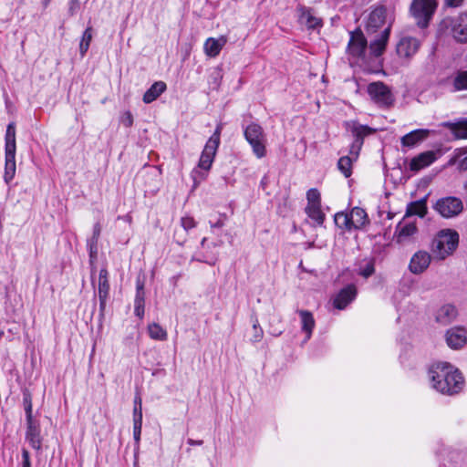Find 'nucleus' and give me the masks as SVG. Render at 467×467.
Returning <instances> with one entry per match:
<instances>
[{"label": "nucleus", "mask_w": 467, "mask_h": 467, "mask_svg": "<svg viewBox=\"0 0 467 467\" xmlns=\"http://www.w3.org/2000/svg\"><path fill=\"white\" fill-rule=\"evenodd\" d=\"M142 422H133V437L136 442L140 441L141 433Z\"/></svg>", "instance_id": "48"}, {"label": "nucleus", "mask_w": 467, "mask_h": 467, "mask_svg": "<svg viewBox=\"0 0 467 467\" xmlns=\"http://www.w3.org/2000/svg\"><path fill=\"white\" fill-rule=\"evenodd\" d=\"M253 331H254V335H253V337L251 338V340H253L254 342L261 340V338L263 337L264 332H263V329L256 323H254L253 325Z\"/></svg>", "instance_id": "47"}, {"label": "nucleus", "mask_w": 467, "mask_h": 467, "mask_svg": "<svg viewBox=\"0 0 467 467\" xmlns=\"http://www.w3.org/2000/svg\"><path fill=\"white\" fill-rule=\"evenodd\" d=\"M453 91L467 90V70H458L452 79Z\"/></svg>", "instance_id": "33"}, {"label": "nucleus", "mask_w": 467, "mask_h": 467, "mask_svg": "<svg viewBox=\"0 0 467 467\" xmlns=\"http://www.w3.org/2000/svg\"><path fill=\"white\" fill-rule=\"evenodd\" d=\"M466 188H467V183H466Z\"/></svg>", "instance_id": "62"}, {"label": "nucleus", "mask_w": 467, "mask_h": 467, "mask_svg": "<svg viewBox=\"0 0 467 467\" xmlns=\"http://www.w3.org/2000/svg\"><path fill=\"white\" fill-rule=\"evenodd\" d=\"M215 152L216 148H204L197 167H199V169H205L209 171L213 164Z\"/></svg>", "instance_id": "32"}, {"label": "nucleus", "mask_w": 467, "mask_h": 467, "mask_svg": "<svg viewBox=\"0 0 467 467\" xmlns=\"http://www.w3.org/2000/svg\"><path fill=\"white\" fill-rule=\"evenodd\" d=\"M144 303L145 296H135L134 300V313L139 318H142L144 316Z\"/></svg>", "instance_id": "39"}, {"label": "nucleus", "mask_w": 467, "mask_h": 467, "mask_svg": "<svg viewBox=\"0 0 467 467\" xmlns=\"http://www.w3.org/2000/svg\"><path fill=\"white\" fill-rule=\"evenodd\" d=\"M357 296V288L354 285H348L342 288L334 297L333 305L337 309H344Z\"/></svg>", "instance_id": "11"}, {"label": "nucleus", "mask_w": 467, "mask_h": 467, "mask_svg": "<svg viewBox=\"0 0 467 467\" xmlns=\"http://www.w3.org/2000/svg\"><path fill=\"white\" fill-rule=\"evenodd\" d=\"M253 151L257 158H263L266 155V148H253Z\"/></svg>", "instance_id": "51"}, {"label": "nucleus", "mask_w": 467, "mask_h": 467, "mask_svg": "<svg viewBox=\"0 0 467 467\" xmlns=\"http://www.w3.org/2000/svg\"><path fill=\"white\" fill-rule=\"evenodd\" d=\"M148 333L151 339L164 341L168 337L167 331L158 323H151L148 326Z\"/></svg>", "instance_id": "34"}, {"label": "nucleus", "mask_w": 467, "mask_h": 467, "mask_svg": "<svg viewBox=\"0 0 467 467\" xmlns=\"http://www.w3.org/2000/svg\"><path fill=\"white\" fill-rule=\"evenodd\" d=\"M427 213L426 197L408 204L406 215H418L424 217Z\"/></svg>", "instance_id": "29"}, {"label": "nucleus", "mask_w": 467, "mask_h": 467, "mask_svg": "<svg viewBox=\"0 0 467 467\" xmlns=\"http://www.w3.org/2000/svg\"><path fill=\"white\" fill-rule=\"evenodd\" d=\"M463 0H445L446 5L450 7H458L462 5Z\"/></svg>", "instance_id": "53"}, {"label": "nucleus", "mask_w": 467, "mask_h": 467, "mask_svg": "<svg viewBox=\"0 0 467 467\" xmlns=\"http://www.w3.org/2000/svg\"><path fill=\"white\" fill-rule=\"evenodd\" d=\"M100 232H101V228H100V225L99 223H96L94 225V231H93V236L94 238L98 239L99 234H100Z\"/></svg>", "instance_id": "56"}, {"label": "nucleus", "mask_w": 467, "mask_h": 467, "mask_svg": "<svg viewBox=\"0 0 467 467\" xmlns=\"http://www.w3.org/2000/svg\"><path fill=\"white\" fill-rule=\"evenodd\" d=\"M446 342L451 348H462L467 342V330L461 327L449 329L446 333Z\"/></svg>", "instance_id": "13"}, {"label": "nucleus", "mask_w": 467, "mask_h": 467, "mask_svg": "<svg viewBox=\"0 0 467 467\" xmlns=\"http://www.w3.org/2000/svg\"><path fill=\"white\" fill-rule=\"evenodd\" d=\"M336 225L345 231L351 232L352 227L349 220L348 213L339 212L334 216Z\"/></svg>", "instance_id": "35"}, {"label": "nucleus", "mask_w": 467, "mask_h": 467, "mask_svg": "<svg viewBox=\"0 0 467 467\" xmlns=\"http://www.w3.org/2000/svg\"><path fill=\"white\" fill-rule=\"evenodd\" d=\"M348 131H349L354 138V143L361 146L364 143V139L376 134V130L367 125H362L358 122L348 123Z\"/></svg>", "instance_id": "10"}, {"label": "nucleus", "mask_w": 467, "mask_h": 467, "mask_svg": "<svg viewBox=\"0 0 467 467\" xmlns=\"http://www.w3.org/2000/svg\"><path fill=\"white\" fill-rule=\"evenodd\" d=\"M5 146H16V127L10 123L6 129Z\"/></svg>", "instance_id": "40"}, {"label": "nucleus", "mask_w": 467, "mask_h": 467, "mask_svg": "<svg viewBox=\"0 0 467 467\" xmlns=\"http://www.w3.org/2000/svg\"><path fill=\"white\" fill-rule=\"evenodd\" d=\"M225 44L226 38L224 36H220L218 38L209 37L203 45L204 53L210 57H215L219 55Z\"/></svg>", "instance_id": "24"}, {"label": "nucleus", "mask_w": 467, "mask_h": 467, "mask_svg": "<svg viewBox=\"0 0 467 467\" xmlns=\"http://www.w3.org/2000/svg\"><path fill=\"white\" fill-rule=\"evenodd\" d=\"M306 206L321 205L320 192L316 188H311L306 192Z\"/></svg>", "instance_id": "38"}, {"label": "nucleus", "mask_w": 467, "mask_h": 467, "mask_svg": "<svg viewBox=\"0 0 467 467\" xmlns=\"http://www.w3.org/2000/svg\"><path fill=\"white\" fill-rule=\"evenodd\" d=\"M120 121L125 127H131L133 124L132 114L130 111H125L120 117Z\"/></svg>", "instance_id": "45"}, {"label": "nucleus", "mask_w": 467, "mask_h": 467, "mask_svg": "<svg viewBox=\"0 0 467 467\" xmlns=\"http://www.w3.org/2000/svg\"><path fill=\"white\" fill-rule=\"evenodd\" d=\"M301 319V329L306 334V341L309 340L316 326L313 314L308 310H296Z\"/></svg>", "instance_id": "26"}, {"label": "nucleus", "mask_w": 467, "mask_h": 467, "mask_svg": "<svg viewBox=\"0 0 467 467\" xmlns=\"http://www.w3.org/2000/svg\"><path fill=\"white\" fill-rule=\"evenodd\" d=\"M305 212L316 225L321 226L324 223L326 215L321 210V205L306 206Z\"/></svg>", "instance_id": "31"}, {"label": "nucleus", "mask_w": 467, "mask_h": 467, "mask_svg": "<svg viewBox=\"0 0 467 467\" xmlns=\"http://www.w3.org/2000/svg\"><path fill=\"white\" fill-rule=\"evenodd\" d=\"M417 227L414 223H400L395 231V235L398 243H402L408 238L415 234Z\"/></svg>", "instance_id": "27"}, {"label": "nucleus", "mask_w": 467, "mask_h": 467, "mask_svg": "<svg viewBox=\"0 0 467 467\" xmlns=\"http://www.w3.org/2000/svg\"><path fill=\"white\" fill-rule=\"evenodd\" d=\"M206 241H207V239L205 237L202 238V240L201 242L202 247H204Z\"/></svg>", "instance_id": "60"}, {"label": "nucleus", "mask_w": 467, "mask_h": 467, "mask_svg": "<svg viewBox=\"0 0 467 467\" xmlns=\"http://www.w3.org/2000/svg\"><path fill=\"white\" fill-rule=\"evenodd\" d=\"M166 90V84L163 81H157L144 93V103H150L157 99Z\"/></svg>", "instance_id": "28"}, {"label": "nucleus", "mask_w": 467, "mask_h": 467, "mask_svg": "<svg viewBox=\"0 0 467 467\" xmlns=\"http://www.w3.org/2000/svg\"><path fill=\"white\" fill-rule=\"evenodd\" d=\"M23 402L26 410V420H31L33 418L32 415V397L29 392H25L23 395Z\"/></svg>", "instance_id": "41"}, {"label": "nucleus", "mask_w": 467, "mask_h": 467, "mask_svg": "<svg viewBox=\"0 0 467 467\" xmlns=\"http://www.w3.org/2000/svg\"><path fill=\"white\" fill-rule=\"evenodd\" d=\"M386 9L383 6L375 8L368 16L367 22L368 30L376 31L385 24Z\"/></svg>", "instance_id": "25"}, {"label": "nucleus", "mask_w": 467, "mask_h": 467, "mask_svg": "<svg viewBox=\"0 0 467 467\" xmlns=\"http://www.w3.org/2000/svg\"><path fill=\"white\" fill-rule=\"evenodd\" d=\"M457 314V309L453 305L446 304L437 310L435 319L441 325L446 326L456 318Z\"/></svg>", "instance_id": "23"}, {"label": "nucleus", "mask_w": 467, "mask_h": 467, "mask_svg": "<svg viewBox=\"0 0 467 467\" xmlns=\"http://www.w3.org/2000/svg\"><path fill=\"white\" fill-rule=\"evenodd\" d=\"M440 126L450 130L454 140H467V118H460L454 121H444Z\"/></svg>", "instance_id": "12"}, {"label": "nucleus", "mask_w": 467, "mask_h": 467, "mask_svg": "<svg viewBox=\"0 0 467 467\" xmlns=\"http://www.w3.org/2000/svg\"><path fill=\"white\" fill-rule=\"evenodd\" d=\"M49 1H50V0H47V1H46V3H45V5H47L48 4V2H49Z\"/></svg>", "instance_id": "61"}, {"label": "nucleus", "mask_w": 467, "mask_h": 467, "mask_svg": "<svg viewBox=\"0 0 467 467\" xmlns=\"http://www.w3.org/2000/svg\"><path fill=\"white\" fill-rule=\"evenodd\" d=\"M431 387L445 395L459 393L464 386V379L460 370L448 362H437L429 368Z\"/></svg>", "instance_id": "1"}, {"label": "nucleus", "mask_w": 467, "mask_h": 467, "mask_svg": "<svg viewBox=\"0 0 467 467\" xmlns=\"http://www.w3.org/2000/svg\"><path fill=\"white\" fill-rule=\"evenodd\" d=\"M437 7L436 0H413L410 12L420 28L428 26Z\"/></svg>", "instance_id": "4"}, {"label": "nucleus", "mask_w": 467, "mask_h": 467, "mask_svg": "<svg viewBox=\"0 0 467 467\" xmlns=\"http://www.w3.org/2000/svg\"><path fill=\"white\" fill-rule=\"evenodd\" d=\"M244 136L251 146H264V132L260 125L251 123L244 129Z\"/></svg>", "instance_id": "17"}, {"label": "nucleus", "mask_w": 467, "mask_h": 467, "mask_svg": "<svg viewBox=\"0 0 467 467\" xmlns=\"http://www.w3.org/2000/svg\"><path fill=\"white\" fill-rule=\"evenodd\" d=\"M359 150L360 148H350L348 154L341 156L337 161V168L346 178L352 174V163L358 160Z\"/></svg>", "instance_id": "14"}, {"label": "nucleus", "mask_w": 467, "mask_h": 467, "mask_svg": "<svg viewBox=\"0 0 467 467\" xmlns=\"http://www.w3.org/2000/svg\"><path fill=\"white\" fill-rule=\"evenodd\" d=\"M92 40V27L88 26L87 29L84 31L80 44H79V53L81 57H84L88 50L90 42Z\"/></svg>", "instance_id": "36"}, {"label": "nucleus", "mask_w": 467, "mask_h": 467, "mask_svg": "<svg viewBox=\"0 0 467 467\" xmlns=\"http://www.w3.org/2000/svg\"><path fill=\"white\" fill-rule=\"evenodd\" d=\"M145 296V292H144V285L143 283L138 281L137 282V293H136V296Z\"/></svg>", "instance_id": "54"}, {"label": "nucleus", "mask_w": 467, "mask_h": 467, "mask_svg": "<svg viewBox=\"0 0 467 467\" xmlns=\"http://www.w3.org/2000/svg\"><path fill=\"white\" fill-rule=\"evenodd\" d=\"M16 148H5V163L4 181L5 183H10L16 175Z\"/></svg>", "instance_id": "19"}, {"label": "nucleus", "mask_w": 467, "mask_h": 467, "mask_svg": "<svg viewBox=\"0 0 467 467\" xmlns=\"http://www.w3.org/2000/svg\"><path fill=\"white\" fill-rule=\"evenodd\" d=\"M350 37L347 47V53L357 61L367 59L368 41L363 32L358 28L349 33Z\"/></svg>", "instance_id": "6"}, {"label": "nucleus", "mask_w": 467, "mask_h": 467, "mask_svg": "<svg viewBox=\"0 0 467 467\" xmlns=\"http://www.w3.org/2000/svg\"><path fill=\"white\" fill-rule=\"evenodd\" d=\"M181 224L184 230L189 231L196 226V222L192 216H183L181 219Z\"/></svg>", "instance_id": "43"}, {"label": "nucleus", "mask_w": 467, "mask_h": 467, "mask_svg": "<svg viewBox=\"0 0 467 467\" xmlns=\"http://www.w3.org/2000/svg\"><path fill=\"white\" fill-rule=\"evenodd\" d=\"M299 20L309 29H314L321 26V20L314 16L311 9H302Z\"/></svg>", "instance_id": "30"}, {"label": "nucleus", "mask_w": 467, "mask_h": 467, "mask_svg": "<svg viewBox=\"0 0 467 467\" xmlns=\"http://www.w3.org/2000/svg\"><path fill=\"white\" fill-rule=\"evenodd\" d=\"M26 440L29 441V443L34 449L39 451L41 449L42 444L39 424L36 420H34L33 418H31V420H26Z\"/></svg>", "instance_id": "18"}, {"label": "nucleus", "mask_w": 467, "mask_h": 467, "mask_svg": "<svg viewBox=\"0 0 467 467\" xmlns=\"http://www.w3.org/2000/svg\"><path fill=\"white\" fill-rule=\"evenodd\" d=\"M441 154L442 151L441 149L422 152L411 159L410 162V169L412 171H419L433 163L440 156H441Z\"/></svg>", "instance_id": "8"}, {"label": "nucleus", "mask_w": 467, "mask_h": 467, "mask_svg": "<svg viewBox=\"0 0 467 467\" xmlns=\"http://www.w3.org/2000/svg\"><path fill=\"white\" fill-rule=\"evenodd\" d=\"M435 210L444 218L458 215L463 209L462 202L456 197H445L437 201Z\"/></svg>", "instance_id": "7"}, {"label": "nucleus", "mask_w": 467, "mask_h": 467, "mask_svg": "<svg viewBox=\"0 0 467 467\" xmlns=\"http://www.w3.org/2000/svg\"><path fill=\"white\" fill-rule=\"evenodd\" d=\"M139 399H140V397H135L134 406H139Z\"/></svg>", "instance_id": "59"}, {"label": "nucleus", "mask_w": 467, "mask_h": 467, "mask_svg": "<svg viewBox=\"0 0 467 467\" xmlns=\"http://www.w3.org/2000/svg\"><path fill=\"white\" fill-rule=\"evenodd\" d=\"M458 169L461 171L467 170V156L462 159L458 163Z\"/></svg>", "instance_id": "55"}, {"label": "nucleus", "mask_w": 467, "mask_h": 467, "mask_svg": "<svg viewBox=\"0 0 467 467\" xmlns=\"http://www.w3.org/2000/svg\"><path fill=\"white\" fill-rule=\"evenodd\" d=\"M431 260V256L427 252L419 251L417 252L410 263V270L413 274H421L429 266Z\"/></svg>", "instance_id": "15"}, {"label": "nucleus", "mask_w": 467, "mask_h": 467, "mask_svg": "<svg viewBox=\"0 0 467 467\" xmlns=\"http://www.w3.org/2000/svg\"><path fill=\"white\" fill-rule=\"evenodd\" d=\"M434 130L419 129L410 131L401 138V146H414L423 142Z\"/></svg>", "instance_id": "16"}, {"label": "nucleus", "mask_w": 467, "mask_h": 467, "mask_svg": "<svg viewBox=\"0 0 467 467\" xmlns=\"http://www.w3.org/2000/svg\"><path fill=\"white\" fill-rule=\"evenodd\" d=\"M456 161H456V156H455V157H452V158H451V159H450V161H448V165L451 166V165L455 164V163H456Z\"/></svg>", "instance_id": "58"}, {"label": "nucleus", "mask_w": 467, "mask_h": 467, "mask_svg": "<svg viewBox=\"0 0 467 467\" xmlns=\"http://www.w3.org/2000/svg\"><path fill=\"white\" fill-rule=\"evenodd\" d=\"M352 230H360L369 223L366 211L360 207H354L348 213Z\"/></svg>", "instance_id": "21"}, {"label": "nucleus", "mask_w": 467, "mask_h": 467, "mask_svg": "<svg viewBox=\"0 0 467 467\" xmlns=\"http://www.w3.org/2000/svg\"><path fill=\"white\" fill-rule=\"evenodd\" d=\"M79 8V1L78 0H70L69 1V7H68V13L70 16H74L76 12Z\"/></svg>", "instance_id": "49"}, {"label": "nucleus", "mask_w": 467, "mask_h": 467, "mask_svg": "<svg viewBox=\"0 0 467 467\" xmlns=\"http://www.w3.org/2000/svg\"><path fill=\"white\" fill-rule=\"evenodd\" d=\"M375 272L374 263L372 261L368 262L364 266H361L358 275L365 278L371 276Z\"/></svg>", "instance_id": "42"}, {"label": "nucleus", "mask_w": 467, "mask_h": 467, "mask_svg": "<svg viewBox=\"0 0 467 467\" xmlns=\"http://www.w3.org/2000/svg\"><path fill=\"white\" fill-rule=\"evenodd\" d=\"M208 170L205 169H199V167H196L192 170L191 176L193 181V188H197L198 185H200L208 175Z\"/></svg>", "instance_id": "37"}, {"label": "nucleus", "mask_w": 467, "mask_h": 467, "mask_svg": "<svg viewBox=\"0 0 467 467\" xmlns=\"http://www.w3.org/2000/svg\"><path fill=\"white\" fill-rule=\"evenodd\" d=\"M390 28H385L380 36L372 41L368 47L369 55L374 57H378L381 56L386 48L387 42L389 36Z\"/></svg>", "instance_id": "22"}, {"label": "nucleus", "mask_w": 467, "mask_h": 467, "mask_svg": "<svg viewBox=\"0 0 467 467\" xmlns=\"http://www.w3.org/2000/svg\"><path fill=\"white\" fill-rule=\"evenodd\" d=\"M109 272L106 268L99 271V297L100 309L103 310L106 306V302L109 296Z\"/></svg>", "instance_id": "20"}, {"label": "nucleus", "mask_w": 467, "mask_h": 467, "mask_svg": "<svg viewBox=\"0 0 467 467\" xmlns=\"http://www.w3.org/2000/svg\"><path fill=\"white\" fill-rule=\"evenodd\" d=\"M208 143H212V144H213V146L219 145L220 139H219L218 130H216V131L213 133V135L210 138Z\"/></svg>", "instance_id": "52"}, {"label": "nucleus", "mask_w": 467, "mask_h": 467, "mask_svg": "<svg viewBox=\"0 0 467 467\" xmlns=\"http://www.w3.org/2000/svg\"><path fill=\"white\" fill-rule=\"evenodd\" d=\"M459 234L455 231L443 230L432 241L433 257L443 260L450 255L457 247Z\"/></svg>", "instance_id": "2"}, {"label": "nucleus", "mask_w": 467, "mask_h": 467, "mask_svg": "<svg viewBox=\"0 0 467 467\" xmlns=\"http://www.w3.org/2000/svg\"><path fill=\"white\" fill-rule=\"evenodd\" d=\"M458 43H467V11L457 16L445 17L440 24Z\"/></svg>", "instance_id": "3"}, {"label": "nucleus", "mask_w": 467, "mask_h": 467, "mask_svg": "<svg viewBox=\"0 0 467 467\" xmlns=\"http://www.w3.org/2000/svg\"><path fill=\"white\" fill-rule=\"evenodd\" d=\"M367 91L370 99L380 108H389L395 101L390 88L381 81L368 84Z\"/></svg>", "instance_id": "5"}, {"label": "nucleus", "mask_w": 467, "mask_h": 467, "mask_svg": "<svg viewBox=\"0 0 467 467\" xmlns=\"http://www.w3.org/2000/svg\"><path fill=\"white\" fill-rule=\"evenodd\" d=\"M227 217L223 214H220L216 221L210 220V224L212 228H221L224 225Z\"/></svg>", "instance_id": "46"}, {"label": "nucleus", "mask_w": 467, "mask_h": 467, "mask_svg": "<svg viewBox=\"0 0 467 467\" xmlns=\"http://www.w3.org/2000/svg\"><path fill=\"white\" fill-rule=\"evenodd\" d=\"M22 467H31L29 452L26 450L22 451Z\"/></svg>", "instance_id": "50"}, {"label": "nucleus", "mask_w": 467, "mask_h": 467, "mask_svg": "<svg viewBox=\"0 0 467 467\" xmlns=\"http://www.w3.org/2000/svg\"><path fill=\"white\" fill-rule=\"evenodd\" d=\"M420 45V41L415 37H402L397 45V54L400 57L410 58L417 53Z\"/></svg>", "instance_id": "9"}, {"label": "nucleus", "mask_w": 467, "mask_h": 467, "mask_svg": "<svg viewBox=\"0 0 467 467\" xmlns=\"http://www.w3.org/2000/svg\"><path fill=\"white\" fill-rule=\"evenodd\" d=\"M142 422L141 399H139V406L133 409V422Z\"/></svg>", "instance_id": "44"}, {"label": "nucleus", "mask_w": 467, "mask_h": 467, "mask_svg": "<svg viewBox=\"0 0 467 467\" xmlns=\"http://www.w3.org/2000/svg\"><path fill=\"white\" fill-rule=\"evenodd\" d=\"M187 442H188L190 445H192V446H194V445H202V441H195V440H192V439H189Z\"/></svg>", "instance_id": "57"}]
</instances>
